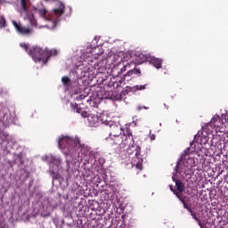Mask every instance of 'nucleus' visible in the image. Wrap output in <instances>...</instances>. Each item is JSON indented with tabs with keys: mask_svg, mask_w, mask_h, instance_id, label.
Listing matches in <instances>:
<instances>
[{
	"mask_svg": "<svg viewBox=\"0 0 228 228\" xmlns=\"http://www.w3.org/2000/svg\"><path fill=\"white\" fill-rule=\"evenodd\" d=\"M121 149H126V147H128V154H133L131 148L134 149V158L137 160H135V164L134 163V165L135 166L137 170H143V157L142 156V147L134 145V139L133 138V133L131 132V129L127 127L125 128V132L121 135Z\"/></svg>",
	"mask_w": 228,
	"mask_h": 228,
	"instance_id": "1",
	"label": "nucleus"
},
{
	"mask_svg": "<svg viewBox=\"0 0 228 228\" xmlns=\"http://www.w3.org/2000/svg\"><path fill=\"white\" fill-rule=\"evenodd\" d=\"M102 47L99 45V37H94L92 42L87 45V61L88 65H91V67H94L96 70H99L102 65L101 63H98L97 58L102 54L103 51L101 50Z\"/></svg>",
	"mask_w": 228,
	"mask_h": 228,
	"instance_id": "2",
	"label": "nucleus"
},
{
	"mask_svg": "<svg viewBox=\"0 0 228 228\" xmlns=\"http://www.w3.org/2000/svg\"><path fill=\"white\" fill-rule=\"evenodd\" d=\"M28 54L36 63H43L45 65L47 61H49V58H51V56H56L58 52L56 50H47L38 46H32L29 49Z\"/></svg>",
	"mask_w": 228,
	"mask_h": 228,
	"instance_id": "3",
	"label": "nucleus"
},
{
	"mask_svg": "<svg viewBox=\"0 0 228 228\" xmlns=\"http://www.w3.org/2000/svg\"><path fill=\"white\" fill-rule=\"evenodd\" d=\"M36 11L45 20H53V22H58L60 17L65 13V4L60 3L58 8L52 10L48 15L45 7L36 9Z\"/></svg>",
	"mask_w": 228,
	"mask_h": 228,
	"instance_id": "4",
	"label": "nucleus"
},
{
	"mask_svg": "<svg viewBox=\"0 0 228 228\" xmlns=\"http://www.w3.org/2000/svg\"><path fill=\"white\" fill-rule=\"evenodd\" d=\"M75 141L74 139L69 136H62L59 138L58 144L61 149H68L70 151L74 147Z\"/></svg>",
	"mask_w": 228,
	"mask_h": 228,
	"instance_id": "5",
	"label": "nucleus"
},
{
	"mask_svg": "<svg viewBox=\"0 0 228 228\" xmlns=\"http://www.w3.org/2000/svg\"><path fill=\"white\" fill-rule=\"evenodd\" d=\"M110 136H119L120 134H122V133H126V130L124 131V129L122 128V126L120 125H118L117 123H111L110 125Z\"/></svg>",
	"mask_w": 228,
	"mask_h": 228,
	"instance_id": "6",
	"label": "nucleus"
},
{
	"mask_svg": "<svg viewBox=\"0 0 228 228\" xmlns=\"http://www.w3.org/2000/svg\"><path fill=\"white\" fill-rule=\"evenodd\" d=\"M12 24H13L16 31H18V33H20V35H31L32 30L29 29V28L22 27V26L19 25V23H17V21H15V20H12Z\"/></svg>",
	"mask_w": 228,
	"mask_h": 228,
	"instance_id": "7",
	"label": "nucleus"
},
{
	"mask_svg": "<svg viewBox=\"0 0 228 228\" xmlns=\"http://www.w3.org/2000/svg\"><path fill=\"white\" fill-rule=\"evenodd\" d=\"M87 122L90 127H96V126H99V116L97 114L87 115Z\"/></svg>",
	"mask_w": 228,
	"mask_h": 228,
	"instance_id": "8",
	"label": "nucleus"
},
{
	"mask_svg": "<svg viewBox=\"0 0 228 228\" xmlns=\"http://www.w3.org/2000/svg\"><path fill=\"white\" fill-rule=\"evenodd\" d=\"M145 61H151V55L140 53L135 56V62L134 63H137V65H142V63H145Z\"/></svg>",
	"mask_w": 228,
	"mask_h": 228,
	"instance_id": "9",
	"label": "nucleus"
},
{
	"mask_svg": "<svg viewBox=\"0 0 228 228\" xmlns=\"http://www.w3.org/2000/svg\"><path fill=\"white\" fill-rule=\"evenodd\" d=\"M151 65H153V67H155L156 69H161L162 65H163V60L159 59V58H155V57H151L150 61H149Z\"/></svg>",
	"mask_w": 228,
	"mask_h": 228,
	"instance_id": "10",
	"label": "nucleus"
},
{
	"mask_svg": "<svg viewBox=\"0 0 228 228\" xmlns=\"http://www.w3.org/2000/svg\"><path fill=\"white\" fill-rule=\"evenodd\" d=\"M114 145H118L122 149V134L120 135H114L110 137Z\"/></svg>",
	"mask_w": 228,
	"mask_h": 228,
	"instance_id": "11",
	"label": "nucleus"
},
{
	"mask_svg": "<svg viewBox=\"0 0 228 228\" xmlns=\"http://www.w3.org/2000/svg\"><path fill=\"white\" fill-rule=\"evenodd\" d=\"M88 203H89L88 209H91L92 211H95L99 209V202H97L96 200H89Z\"/></svg>",
	"mask_w": 228,
	"mask_h": 228,
	"instance_id": "12",
	"label": "nucleus"
},
{
	"mask_svg": "<svg viewBox=\"0 0 228 228\" xmlns=\"http://www.w3.org/2000/svg\"><path fill=\"white\" fill-rule=\"evenodd\" d=\"M86 151L89 152V158H93V159L99 158V152L95 150H92L91 147H87Z\"/></svg>",
	"mask_w": 228,
	"mask_h": 228,
	"instance_id": "13",
	"label": "nucleus"
},
{
	"mask_svg": "<svg viewBox=\"0 0 228 228\" xmlns=\"http://www.w3.org/2000/svg\"><path fill=\"white\" fill-rule=\"evenodd\" d=\"M176 189L178 190V193H183L184 191V183L181 180L176 181Z\"/></svg>",
	"mask_w": 228,
	"mask_h": 228,
	"instance_id": "14",
	"label": "nucleus"
},
{
	"mask_svg": "<svg viewBox=\"0 0 228 228\" xmlns=\"http://www.w3.org/2000/svg\"><path fill=\"white\" fill-rule=\"evenodd\" d=\"M133 74H135V76H141L142 71L140 69H134L127 71L126 76H133Z\"/></svg>",
	"mask_w": 228,
	"mask_h": 228,
	"instance_id": "15",
	"label": "nucleus"
},
{
	"mask_svg": "<svg viewBox=\"0 0 228 228\" xmlns=\"http://www.w3.org/2000/svg\"><path fill=\"white\" fill-rule=\"evenodd\" d=\"M131 65H136V63H134V61H130V63L129 62H126L124 66H123V68L121 69V72H126V69H131Z\"/></svg>",
	"mask_w": 228,
	"mask_h": 228,
	"instance_id": "16",
	"label": "nucleus"
},
{
	"mask_svg": "<svg viewBox=\"0 0 228 228\" xmlns=\"http://www.w3.org/2000/svg\"><path fill=\"white\" fill-rule=\"evenodd\" d=\"M50 175H51L53 181H58V179H60V174H58L53 170H50Z\"/></svg>",
	"mask_w": 228,
	"mask_h": 228,
	"instance_id": "17",
	"label": "nucleus"
},
{
	"mask_svg": "<svg viewBox=\"0 0 228 228\" xmlns=\"http://www.w3.org/2000/svg\"><path fill=\"white\" fill-rule=\"evenodd\" d=\"M174 194L176 195L177 199L183 202V200H186V196L183 195V192H175Z\"/></svg>",
	"mask_w": 228,
	"mask_h": 228,
	"instance_id": "18",
	"label": "nucleus"
},
{
	"mask_svg": "<svg viewBox=\"0 0 228 228\" xmlns=\"http://www.w3.org/2000/svg\"><path fill=\"white\" fill-rule=\"evenodd\" d=\"M189 213L191 214V216H192L193 220H195L197 222V224H200V219H199V217H197L196 212H193V210H191Z\"/></svg>",
	"mask_w": 228,
	"mask_h": 228,
	"instance_id": "19",
	"label": "nucleus"
},
{
	"mask_svg": "<svg viewBox=\"0 0 228 228\" xmlns=\"http://www.w3.org/2000/svg\"><path fill=\"white\" fill-rule=\"evenodd\" d=\"M175 170L176 172V174H183V172H184V170L183 168H181V163L177 162Z\"/></svg>",
	"mask_w": 228,
	"mask_h": 228,
	"instance_id": "20",
	"label": "nucleus"
},
{
	"mask_svg": "<svg viewBox=\"0 0 228 228\" xmlns=\"http://www.w3.org/2000/svg\"><path fill=\"white\" fill-rule=\"evenodd\" d=\"M86 97H88L87 102H92V101H95V96H94L92 93H87Z\"/></svg>",
	"mask_w": 228,
	"mask_h": 228,
	"instance_id": "21",
	"label": "nucleus"
},
{
	"mask_svg": "<svg viewBox=\"0 0 228 228\" xmlns=\"http://www.w3.org/2000/svg\"><path fill=\"white\" fill-rule=\"evenodd\" d=\"M200 134H202V133L200 134V132H198V134L194 135L193 142H195L196 143H200Z\"/></svg>",
	"mask_w": 228,
	"mask_h": 228,
	"instance_id": "22",
	"label": "nucleus"
},
{
	"mask_svg": "<svg viewBox=\"0 0 228 228\" xmlns=\"http://www.w3.org/2000/svg\"><path fill=\"white\" fill-rule=\"evenodd\" d=\"M182 204H183L184 209H187V211H191V206H189L188 203H186V200H182Z\"/></svg>",
	"mask_w": 228,
	"mask_h": 228,
	"instance_id": "23",
	"label": "nucleus"
},
{
	"mask_svg": "<svg viewBox=\"0 0 228 228\" xmlns=\"http://www.w3.org/2000/svg\"><path fill=\"white\" fill-rule=\"evenodd\" d=\"M0 28H6V20L4 16L0 18Z\"/></svg>",
	"mask_w": 228,
	"mask_h": 228,
	"instance_id": "24",
	"label": "nucleus"
},
{
	"mask_svg": "<svg viewBox=\"0 0 228 228\" xmlns=\"http://www.w3.org/2000/svg\"><path fill=\"white\" fill-rule=\"evenodd\" d=\"M20 6H21V10H23V12L28 11V7L26 6V0H20Z\"/></svg>",
	"mask_w": 228,
	"mask_h": 228,
	"instance_id": "25",
	"label": "nucleus"
},
{
	"mask_svg": "<svg viewBox=\"0 0 228 228\" xmlns=\"http://www.w3.org/2000/svg\"><path fill=\"white\" fill-rule=\"evenodd\" d=\"M61 82L62 85H69V83H70V78H69V77H62Z\"/></svg>",
	"mask_w": 228,
	"mask_h": 228,
	"instance_id": "26",
	"label": "nucleus"
},
{
	"mask_svg": "<svg viewBox=\"0 0 228 228\" xmlns=\"http://www.w3.org/2000/svg\"><path fill=\"white\" fill-rule=\"evenodd\" d=\"M41 216H43V218H47V216H51V212L44 210L43 212H41Z\"/></svg>",
	"mask_w": 228,
	"mask_h": 228,
	"instance_id": "27",
	"label": "nucleus"
},
{
	"mask_svg": "<svg viewBox=\"0 0 228 228\" xmlns=\"http://www.w3.org/2000/svg\"><path fill=\"white\" fill-rule=\"evenodd\" d=\"M73 108L75 110H77V113H81V108H79V105L75 103V104H72Z\"/></svg>",
	"mask_w": 228,
	"mask_h": 228,
	"instance_id": "28",
	"label": "nucleus"
},
{
	"mask_svg": "<svg viewBox=\"0 0 228 228\" xmlns=\"http://www.w3.org/2000/svg\"><path fill=\"white\" fill-rule=\"evenodd\" d=\"M135 88L136 90H145V88H147V85L136 86Z\"/></svg>",
	"mask_w": 228,
	"mask_h": 228,
	"instance_id": "29",
	"label": "nucleus"
},
{
	"mask_svg": "<svg viewBox=\"0 0 228 228\" xmlns=\"http://www.w3.org/2000/svg\"><path fill=\"white\" fill-rule=\"evenodd\" d=\"M20 46L22 47V49H25L26 52L28 53V44L21 43L20 44Z\"/></svg>",
	"mask_w": 228,
	"mask_h": 228,
	"instance_id": "30",
	"label": "nucleus"
},
{
	"mask_svg": "<svg viewBox=\"0 0 228 228\" xmlns=\"http://www.w3.org/2000/svg\"><path fill=\"white\" fill-rule=\"evenodd\" d=\"M218 118H220V117H218V116H214V117L212 118V119H211V123H212V124H216V121L218 120Z\"/></svg>",
	"mask_w": 228,
	"mask_h": 228,
	"instance_id": "31",
	"label": "nucleus"
},
{
	"mask_svg": "<svg viewBox=\"0 0 228 228\" xmlns=\"http://www.w3.org/2000/svg\"><path fill=\"white\" fill-rule=\"evenodd\" d=\"M51 161L52 163H55V165H58V163H60V159L52 158Z\"/></svg>",
	"mask_w": 228,
	"mask_h": 228,
	"instance_id": "32",
	"label": "nucleus"
},
{
	"mask_svg": "<svg viewBox=\"0 0 228 228\" xmlns=\"http://www.w3.org/2000/svg\"><path fill=\"white\" fill-rule=\"evenodd\" d=\"M198 225H200V228H208L206 227V224L202 223L200 220V223H198Z\"/></svg>",
	"mask_w": 228,
	"mask_h": 228,
	"instance_id": "33",
	"label": "nucleus"
},
{
	"mask_svg": "<svg viewBox=\"0 0 228 228\" xmlns=\"http://www.w3.org/2000/svg\"><path fill=\"white\" fill-rule=\"evenodd\" d=\"M81 116L84 118H86V112L85 110H83L81 112Z\"/></svg>",
	"mask_w": 228,
	"mask_h": 228,
	"instance_id": "34",
	"label": "nucleus"
},
{
	"mask_svg": "<svg viewBox=\"0 0 228 228\" xmlns=\"http://www.w3.org/2000/svg\"><path fill=\"white\" fill-rule=\"evenodd\" d=\"M151 141L156 140V135L152 134V135L151 136Z\"/></svg>",
	"mask_w": 228,
	"mask_h": 228,
	"instance_id": "35",
	"label": "nucleus"
},
{
	"mask_svg": "<svg viewBox=\"0 0 228 228\" xmlns=\"http://www.w3.org/2000/svg\"><path fill=\"white\" fill-rule=\"evenodd\" d=\"M6 3L4 0H0V4H4Z\"/></svg>",
	"mask_w": 228,
	"mask_h": 228,
	"instance_id": "36",
	"label": "nucleus"
},
{
	"mask_svg": "<svg viewBox=\"0 0 228 228\" xmlns=\"http://www.w3.org/2000/svg\"><path fill=\"white\" fill-rule=\"evenodd\" d=\"M171 191H173V192H174V191H174V189L171 187Z\"/></svg>",
	"mask_w": 228,
	"mask_h": 228,
	"instance_id": "37",
	"label": "nucleus"
},
{
	"mask_svg": "<svg viewBox=\"0 0 228 228\" xmlns=\"http://www.w3.org/2000/svg\"><path fill=\"white\" fill-rule=\"evenodd\" d=\"M45 1H56V0H45Z\"/></svg>",
	"mask_w": 228,
	"mask_h": 228,
	"instance_id": "38",
	"label": "nucleus"
},
{
	"mask_svg": "<svg viewBox=\"0 0 228 228\" xmlns=\"http://www.w3.org/2000/svg\"><path fill=\"white\" fill-rule=\"evenodd\" d=\"M143 109H144V110H148V108H147V107H143Z\"/></svg>",
	"mask_w": 228,
	"mask_h": 228,
	"instance_id": "39",
	"label": "nucleus"
}]
</instances>
